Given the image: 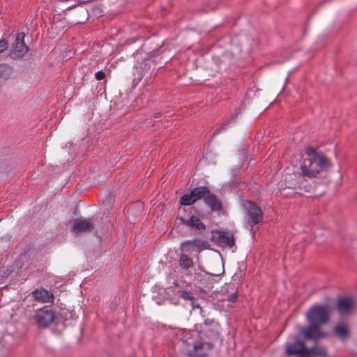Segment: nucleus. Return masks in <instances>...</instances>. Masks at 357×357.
Segmentation results:
<instances>
[{"label": "nucleus", "mask_w": 357, "mask_h": 357, "mask_svg": "<svg viewBox=\"0 0 357 357\" xmlns=\"http://www.w3.org/2000/svg\"><path fill=\"white\" fill-rule=\"evenodd\" d=\"M330 309L326 305H314L307 312V327L301 328L299 334L306 340L317 342L326 337V334L321 331L320 325L326 324L329 319Z\"/></svg>", "instance_id": "1"}, {"label": "nucleus", "mask_w": 357, "mask_h": 357, "mask_svg": "<svg viewBox=\"0 0 357 357\" xmlns=\"http://www.w3.org/2000/svg\"><path fill=\"white\" fill-rule=\"evenodd\" d=\"M306 153L307 158L304 159L301 166V172L304 176L315 177L331 167V160L321 151L310 148Z\"/></svg>", "instance_id": "2"}, {"label": "nucleus", "mask_w": 357, "mask_h": 357, "mask_svg": "<svg viewBox=\"0 0 357 357\" xmlns=\"http://www.w3.org/2000/svg\"><path fill=\"white\" fill-rule=\"evenodd\" d=\"M197 337L198 335L195 332L188 333L183 339V343L185 344V349L189 357H205L213 345L210 342L197 340Z\"/></svg>", "instance_id": "3"}, {"label": "nucleus", "mask_w": 357, "mask_h": 357, "mask_svg": "<svg viewBox=\"0 0 357 357\" xmlns=\"http://www.w3.org/2000/svg\"><path fill=\"white\" fill-rule=\"evenodd\" d=\"M244 209L245 210L246 215L249 219L250 223L255 225L262 221L263 213L260 207L252 202H246L244 204Z\"/></svg>", "instance_id": "4"}, {"label": "nucleus", "mask_w": 357, "mask_h": 357, "mask_svg": "<svg viewBox=\"0 0 357 357\" xmlns=\"http://www.w3.org/2000/svg\"><path fill=\"white\" fill-rule=\"evenodd\" d=\"M356 301L350 297H343L338 300L337 308L340 316L351 314L356 309Z\"/></svg>", "instance_id": "5"}, {"label": "nucleus", "mask_w": 357, "mask_h": 357, "mask_svg": "<svg viewBox=\"0 0 357 357\" xmlns=\"http://www.w3.org/2000/svg\"><path fill=\"white\" fill-rule=\"evenodd\" d=\"M286 353L289 356H297L298 357H310V351L302 341H296L293 343H287Z\"/></svg>", "instance_id": "6"}, {"label": "nucleus", "mask_w": 357, "mask_h": 357, "mask_svg": "<svg viewBox=\"0 0 357 357\" xmlns=\"http://www.w3.org/2000/svg\"><path fill=\"white\" fill-rule=\"evenodd\" d=\"M54 319L53 311L48 307H43L36 312L34 319L41 327H47Z\"/></svg>", "instance_id": "7"}, {"label": "nucleus", "mask_w": 357, "mask_h": 357, "mask_svg": "<svg viewBox=\"0 0 357 357\" xmlns=\"http://www.w3.org/2000/svg\"><path fill=\"white\" fill-rule=\"evenodd\" d=\"M212 238L219 244L231 248L235 243L233 235L225 231H215L213 232Z\"/></svg>", "instance_id": "8"}, {"label": "nucleus", "mask_w": 357, "mask_h": 357, "mask_svg": "<svg viewBox=\"0 0 357 357\" xmlns=\"http://www.w3.org/2000/svg\"><path fill=\"white\" fill-rule=\"evenodd\" d=\"M25 34L23 32L18 33L16 36L15 45L12 52L13 58H22L28 51V47L25 45Z\"/></svg>", "instance_id": "9"}, {"label": "nucleus", "mask_w": 357, "mask_h": 357, "mask_svg": "<svg viewBox=\"0 0 357 357\" xmlns=\"http://www.w3.org/2000/svg\"><path fill=\"white\" fill-rule=\"evenodd\" d=\"M208 243L206 241L201 238H194L190 241H187L182 243V250L185 252H190L192 248H197L199 250L206 249L208 247Z\"/></svg>", "instance_id": "10"}, {"label": "nucleus", "mask_w": 357, "mask_h": 357, "mask_svg": "<svg viewBox=\"0 0 357 357\" xmlns=\"http://www.w3.org/2000/svg\"><path fill=\"white\" fill-rule=\"evenodd\" d=\"M93 223L88 219L79 218L73 222V230L76 233H81L91 231L93 228Z\"/></svg>", "instance_id": "11"}, {"label": "nucleus", "mask_w": 357, "mask_h": 357, "mask_svg": "<svg viewBox=\"0 0 357 357\" xmlns=\"http://www.w3.org/2000/svg\"><path fill=\"white\" fill-rule=\"evenodd\" d=\"M32 295L35 301L42 303L53 301L52 294L44 289H36L33 291Z\"/></svg>", "instance_id": "12"}, {"label": "nucleus", "mask_w": 357, "mask_h": 357, "mask_svg": "<svg viewBox=\"0 0 357 357\" xmlns=\"http://www.w3.org/2000/svg\"><path fill=\"white\" fill-rule=\"evenodd\" d=\"M185 224L192 228L197 230H204L206 227L201 220L195 215H192Z\"/></svg>", "instance_id": "13"}, {"label": "nucleus", "mask_w": 357, "mask_h": 357, "mask_svg": "<svg viewBox=\"0 0 357 357\" xmlns=\"http://www.w3.org/2000/svg\"><path fill=\"white\" fill-rule=\"evenodd\" d=\"M205 203L213 211H220L221 209V203L214 195H211L206 196Z\"/></svg>", "instance_id": "14"}, {"label": "nucleus", "mask_w": 357, "mask_h": 357, "mask_svg": "<svg viewBox=\"0 0 357 357\" xmlns=\"http://www.w3.org/2000/svg\"><path fill=\"white\" fill-rule=\"evenodd\" d=\"M308 351H310V357H312L313 356L319 357L327 356V351L326 348L323 346L316 344L311 349H308Z\"/></svg>", "instance_id": "15"}, {"label": "nucleus", "mask_w": 357, "mask_h": 357, "mask_svg": "<svg viewBox=\"0 0 357 357\" xmlns=\"http://www.w3.org/2000/svg\"><path fill=\"white\" fill-rule=\"evenodd\" d=\"M192 192L194 195L195 199L197 200H199L202 198L206 199V196L209 194V190L206 187H198L195 188L194 190H192Z\"/></svg>", "instance_id": "16"}, {"label": "nucleus", "mask_w": 357, "mask_h": 357, "mask_svg": "<svg viewBox=\"0 0 357 357\" xmlns=\"http://www.w3.org/2000/svg\"><path fill=\"white\" fill-rule=\"evenodd\" d=\"M334 332L342 340L347 338L349 335L348 328L342 324H339L335 326L334 328Z\"/></svg>", "instance_id": "17"}, {"label": "nucleus", "mask_w": 357, "mask_h": 357, "mask_svg": "<svg viewBox=\"0 0 357 357\" xmlns=\"http://www.w3.org/2000/svg\"><path fill=\"white\" fill-rule=\"evenodd\" d=\"M178 262L180 267L184 270L188 269L193 265L192 259L185 254H181L180 255Z\"/></svg>", "instance_id": "18"}, {"label": "nucleus", "mask_w": 357, "mask_h": 357, "mask_svg": "<svg viewBox=\"0 0 357 357\" xmlns=\"http://www.w3.org/2000/svg\"><path fill=\"white\" fill-rule=\"evenodd\" d=\"M195 202L196 199H195L192 191L183 195L180 199V204L183 206H190Z\"/></svg>", "instance_id": "19"}, {"label": "nucleus", "mask_w": 357, "mask_h": 357, "mask_svg": "<svg viewBox=\"0 0 357 357\" xmlns=\"http://www.w3.org/2000/svg\"><path fill=\"white\" fill-rule=\"evenodd\" d=\"M229 288H230L232 291L231 292V295L229 296L228 301L231 303H234L238 297L237 290L235 289V286L233 284L229 285Z\"/></svg>", "instance_id": "20"}, {"label": "nucleus", "mask_w": 357, "mask_h": 357, "mask_svg": "<svg viewBox=\"0 0 357 357\" xmlns=\"http://www.w3.org/2000/svg\"><path fill=\"white\" fill-rule=\"evenodd\" d=\"M180 296L185 300L192 301L194 299L193 294L187 291H181L180 292Z\"/></svg>", "instance_id": "21"}, {"label": "nucleus", "mask_w": 357, "mask_h": 357, "mask_svg": "<svg viewBox=\"0 0 357 357\" xmlns=\"http://www.w3.org/2000/svg\"><path fill=\"white\" fill-rule=\"evenodd\" d=\"M8 48V43L6 40H0V54L3 52Z\"/></svg>", "instance_id": "22"}, {"label": "nucleus", "mask_w": 357, "mask_h": 357, "mask_svg": "<svg viewBox=\"0 0 357 357\" xmlns=\"http://www.w3.org/2000/svg\"><path fill=\"white\" fill-rule=\"evenodd\" d=\"M8 71V67L5 64H0V77Z\"/></svg>", "instance_id": "23"}, {"label": "nucleus", "mask_w": 357, "mask_h": 357, "mask_svg": "<svg viewBox=\"0 0 357 357\" xmlns=\"http://www.w3.org/2000/svg\"><path fill=\"white\" fill-rule=\"evenodd\" d=\"M95 76L97 80L100 81L105 78V73L102 70H100L96 73Z\"/></svg>", "instance_id": "24"}, {"label": "nucleus", "mask_w": 357, "mask_h": 357, "mask_svg": "<svg viewBox=\"0 0 357 357\" xmlns=\"http://www.w3.org/2000/svg\"><path fill=\"white\" fill-rule=\"evenodd\" d=\"M213 321V320L207 319L205 321V324L207 325H209V324H211Z\"/></svg>", "instance_id": "25"}]
</instances>
